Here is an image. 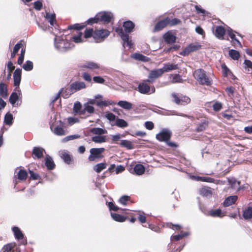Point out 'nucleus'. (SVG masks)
<instances>
[{
	"mask_svg": "<svg viewBox=\"0 0 252 252\" xmlns=\"http://www.w3.org/2000/svg\"><path fill=\"white\" fill-rule=\"evenodd\" d=\"M195 8L198 14H202L203 16H205L206 14H208V12L204 9H202L200 6L195 5Z\"/></svg>",
	"mask_w": 252,
	"mask_h": 252,
	"instance_id": "nucleus-59",
	"label": "nucleus"
},
{
	"mask_svg": "<svg viewBox=\"0 0 252 252\" xmlns=\"http://www.w3.org/2000/svg\"><path fill=\"white\" fill-rule=\"evenodd\" d=\"M226 32L231 39V41H234V40L236 39L235 35L234 33L233 30L231 28H229L227 29Z\"/></svg>",
	"mask_w": 252,
	"mask_h": 252,
	"instance_id": "nucleus-63",
	"label": "nucleus"
},
{
	"mask_svg": "<svg viewBox=\"0 0 252 252\" xmlns=\"http://www.w3.org/2000/svg\"><path fill=\"white\" fill-rule=\"evenodd\" d=\"M92 141L95 143H101L106 141V137L101 135L95 136L92 137Z\"/></svg>",
	"mask_w": 252,
	"mask_h": 252,
	"instance_id": "nucleus-40",
	"label": "nucleus"
},
{
	"mask_svg": "<svg viewBox=\"0 0 252 252\" xmlns=\"http://www.w3.org/2000/svg\"><path fill=\"white\" fill-rule=\"evenodd\" d=\"M106 163H100L95 165L94 167V170L97 173H100L102 170L106 168Z\"/></svg>",
	"mask_w": 252,
	"mask_h": 252,
	"instance_id": "nucleus-42",
	"label": "nucleus"
},
{
	"mask_svg": "<svg viewBox=\"0 0 252 252\" xmlns=\"http://www.w3.org/2000/svg\"><path fill=\"white\" fill-rule=\"evenodd\" d=\"M178 68V64L174 63H166L164 64L163 67L158 69V76L164 72H168L172 70H175Z\"/></svg>",
	"mask_w": 252,
	"mask_h": 252,
	"instance_id": "nucleus-9",
	"label": "nucleus"
},
{
	"mask_svg": "<svg viewBox=\"0 0 252 252\" xmlns=\"http://www.w3.org/2000/svg\"><path fill=\"white\" fill-rule=\"evenodd\" d=\"M28 173L25 170L20 169L17 174V178L20 181H26L28 177Z\"/></svg>",
	"mask_w": 252,
	"mask_h": 252,
	"instance_id": "nucleus-25",
	"label": "nucleus"
},
{
	"mask_svg": "<svg viewBox=\"0 0 252 252\" xmlns=\"http://www.w3.org/2000/svg\"><path fill=\"white\" fill-rule=\"evenodd\" d=\"M105 149L103 148H91L90 150V155L89 156L88 159L90 161H93L95 159L101 158L103 157V152Z\"/></svg>",
	"mask_w": 252,
	"mask_h": 252,
	"instance_id": "nucleus-5",
	"label": "nucleus"
},
{
	"mask_svg": "<svg viewBox=\"0 0 252 252\" xmlns=\"http://www.w3.org/2000/svg\"><path fill=\"white\" fill-rule=\"evenodd\" d=\"M85 27V25L83 23L81 24H75L72 25H70L68 26V30H80L84 29Z\"/></svg>",
	"mask_w": 252,
	"mask_h": 252,
	"instance_id": "nucleus-43",
	"label": "nucleus"
},
{
	"mask_svg": "<svg viewBox=\"0 0 252 252\" xmlns=\"http://www.w3.org/2000/svg\"><path fill=\"white\" fill-rule=\"evenodd\" d=\"M0 95L3 98H6L8 95L7 86L2 82L0 83Z\"/></svg>",
	"mask_w": 252,
	"mask_h": 252,
	"instance_id": "nucleus-27",
	"label": "nucleus"
},
{
	"mask_svg": "<svg viewBox=\"0 0 252 252\" xmlns=\"http://www.w3.org/2000/svg\"><path fill=\"white\" fill-rule=\"evenodd\" d=\"M12 231L16 239L20 240L24 238V235L19 227L14 226L12 228Z\"/></svg>",
	"mask_w": 252,
	"mask_h": 252,
	"instance_id": "nucleus-24",
	"label": "nucleus"
},
{
	"mask_svg": "<svg viewBox=\"0 0 252 252\" xmlns=\"http://www.w3.org/2000/svg\"><path fill=\"white\" fill-rule=\"evenodd\" d=\"M238 199V197L236 195H233L228 196L226 198L223 202V205L225 207H227L235 203Z\"/></svg>",
	"mask_w": 252,
	"mask_h": 252,
	"instance_id": "nucleus-20",
	"label": "nucleus"
},
{
	"mask_svg": "<svg viewBox=\"0 0 252 252\" xmlns=\"http://www.w3.org/2000/svg\"><path fill=\"white\" fill-rule=\"evenodd\" d=\"M73 93L72 90H70V88L69 89H66L64 90L63 89V91L62 93V96L63 98H68L70 95Z\"/></svg>",
	"mask_w": 252,
	"mask_h": 252,
	"instance_id": "nucleus-53",
	"label": "nucleus"
},
{
	"mask_svg": "<svg viewBox=\"0 0 252 252\" xmlns=\"http://www.w3.org/2000/svg\"><path fill=\"white\" fill-rule=\"evenodd\" d=\"M25 41L23 40H21L18 43H17L13 48V51L18 53L19 49L22 48V47L25 46Z\"/></svg>",
	"mask_w": 252,
	"mask_h": 252,
	"instance_id": "nucleus-54",
	"label": "nucleus"
},
{
	"mask_svg": "<svg viewBox=\"0 0 252 252\" xmlns=\"http://www.w3.org/2000/svg\"><path fill=\"white\" fill-rule=\"evenodd\" d=\"M91 132L94 134H98L99 135L103 134L105 132V130L101 128L94 127L91 129Z\"/></svg>",
	"mask_w": 252,
	"mask_h": 252,
	"instance_id": "nucleus-45",
	"label": "nucleus"
},
{
	"mask_svg": "<svg viewBox=\"0 0 252 252\" xmlns=\"http://www.w3.org/2000/svg\"><path fill=\"white\" fill-rule=\"evenodd\" d=\"M147 83L148 82L146 81L145 80L139 84L138 86V91L141 94H146L150 92V87Z\"/></svg>",
	"mask_w": 252,
	"mask_h": 252,
	"instance_id": "nucleus-11",
	"label": "nucleus"
},
{
	"mask_svg": "<svg viewBox=\"0 0 252 252\" xmlns=\"http://www.w3.org/2000/svg\"><path fill=\"white\" fill-rule=\"evenodd\" d=\"M145 170L144 166L140 164L135 165L133 169V171L137 175L143 174Z\"/></svg>",
	"mask_w": 252,
	"mask_h": 252,
	"instance_id": "nucleus-22",
	"label": "nucleus"
},
{
	"mask_svg": "<svg viewBox=\"0 0 252 252\" xmlns=\"http://www.w3.org/2000/svg\"><path fill=\"white\" fill-rule=\"evenodd\" d=\"M94 31L93 28H87L84 32V36L85 38H89L91 37L94 38Z\"/></svg>",
	"mask_w": 252,
	"mask_h": 252,
	"instance_id": "nucleus-44",
	"label": "nucleus"
},
{
	"mask_svg": "<svg viewBox=\"0 0 252 252\" xmlns=\"http://www.w3.org/2000/svg\"><path fill=\"white\" fill-rule=\"evenodd\" d=\"M14 118L13 115L9 112L6 113L4 118V123L5 125L11 126L13 123Z\"/></svg>",
	"mask_w": 252,
	"mask_h": 252,
	"instance_id": "nucleus-23",
	"label": "nucleus"
},
{
	"mask_svg": "<svg viewBox=\"0 0 252 252\" xmlns=\"http://www.w3.org/2000/svg\"><path fill=\"white\" fill-rule=\"evenodd\" d=\"M15 90L18 92L19 94H18L17 93L13 92L11 94L9 99L10 103L13 106L16 103V101L19 100L20 95H22L21 91L19 87H16Z\"/></svg>",
	"mask_w": 252,
	"mask_h": 252,
	"instance_id": "nucleus-12",
	"label": "nucleus"
},
{
	"mask_svg": "<svg viewBox=\"0 0 252 252\" xmlns=\"http://www.w3.org/2000/svg\"><path fill=\"white\" fill-rule=\"evenodd\" d=\"M189 235V233L188 232H181V234L175 235L174 236H172L171 239L172 240H174L175 241H178L180 239H182L183 237L187 236Z\"/></svg>",
	"mask_w": 252,
	"mask_h": 252,
	"instance_id": "nucleus-47",
	"label": "nucleus"
},
{
	"mask_svg": "<svg viewBox=\"0 0 252 252\" xmlns=\"http://www.w3.org/2000/svg\"><path fill=\"white\" fill-rule=\"evenodd\" d=\"M22 75V70L20 68H17L13 73L14 85L19 87L21 82Z\"/></svg>",
	"mask_w": 252,
	"mask_h": 252,
	"instance_id": "nucleus-14",
	"label": "nucleus"
},
{
	"mask_svg": "<svg viewBox=\"0 0 252 252\" xmlns=\"http://www.w3.org/2000/svg\"><path fill=\"white\" fill-rule=\"evenodd\" d=\"M111 216L114 220L121 222H124L127 219V217L117 213H111Z\"/></svg>",
	"mask_w": 252,
	"mask_h": 252,
	"instance_id": "nucleus-26",
	"label": "nucleus"
},
{
	"mask_svg": "<svg viewBox=\"0 0 252 252\" xmlns=\"http://www.w3.org/2000/svg\"><path fill=\"white\" fill-rule=\"evenodd\" d=\"M118 105L126 110H130L132 108V104L126 101L121 100L118 102Z\"/></svg>",
	"mask_w": 252,
	"mask_h": 252,
	"instance_id": "nucleus-28",
	"label": "nucleus"
},
{
	"mask_svg": "<svg viewBox=\"0 0 252 252\" xmlns=\"http://www.w3.org/2000/svg\"><path fill=\"white\" fill-rule=\"evenodd\" d=\"M86 87V84L83 82H75L70 85V90H72L73 93L84 89Z\"/></svg>",
	"mask_w": 252,
	"mask_h": 252,
	"instance_id": "nucleus-18",
	"label": "nucleus"
},
{
	"mask_svg": "<svg viewBox=\"0 0 252 252\" xmlns=\"http://www.w3.org/2000/svg\"><path fill=\"white\" fill-rule=\"evenodd\" d=\"M120 146L127 149H132L134 148L132 143L127 140H123L121 141Z\"/></svg>",
	"mask_w": 252,
	"mask_h": 252,
	"instance_id": "nucleus-31",
	"label": "nucleus"
},
{
	"mask_svg": "<svg viewBox=\"0 0 252 252\" xmlns=\"http://www.w3.org/2000/svg\"><path fill=\"white\" fill-rule=\"evenodd\" d=\"M45 164L48 170H53L55 167V164L50 157L46 158Z\"/></svg>",
	"mask_w": 252,
	"mask_h": 252,
	"instance_id": "nucleus-32",
	"label": "nucleus"
},
{
	"mask_svg": "<svg viewBox=\"0 0 252 252\" xmlns=\"http://www.w3.org/2000/svg\"><path fill=\"white\" fill-rule=\"evenodd\" d=\"M169 18L167 17L163 20L158 21V30H162L168 25H169Z\"/></svg>",
	"mask_w": 252,
	"mask_h": 252,
	"instance_id": "nucleus-35",
	"label": "nucleus"
},
{
	"mask_svg": "<svg viewBox=\"0 0 252 252\" xmlns=\"http://www.w3.org/2000/svg\"><path fill=\"white\" fill-rule=\"evenodd\" d=\"M99 22V20L98 15L97 14L94 18H91L83 23V24L85 25L86 27L87 25H93L94 24L98 23Z\"/></svg>",
	"mask_w": 252,
	"mask_h": 252,
	"instance_id": "nucleus-29",
	"label": "nucleus"
},
{
	"mask_svg": "<svg viewBox=\"0 0 252 252\" xmlns=\"http://www.w3.org/2000/svg\"><path fill=\"white\" fill-rule=\"evenodd\" d=\"M244 68L248 73H252V62L248 60H245L244 62Z\"/></svg>",
	"mask_w": 252,
	"mask_h": 252,
	"instance_id": "nucleus-41",
	"label": "nucleus"
},
{
	"mask_svg": "<svg viewBox=\"0 0 252 252\" xmlns=\"http://www.w3.org/2000/svg\"><path fill=\"white\" fill-rule=\"evenodd\" d=\"M129 201H130V196L127 195H123L120 197L119 202L124 205H126L127 204V202Z\"/></svg>",
	"mask_w": 252,
	"mask_h": 252,
	"instance_id": "nucleus-52",
	"label": "nucleus"
},
{
	"mask_svg": "<svg viewBox=\"0 0 252 252\" xmlns=\"http://www.w3.org/2000/svg\"><path fill=\"white\" fill-rule=\"evenodd\" d=\"M54 132L57 135L62 136L65 135V131L64 129L62 127H60L59 126H57L55 128Z\"/></svg>",
	"mask_w": 252,
	"mask_h": 252,
	"instance_id": "nucleus-50",
	"label": "nucleus"
},
{
	"mask_svg": "<svg viewBox=\"0 0 252 252\" xmlns=\"http://www.w3.org/2000/svg\"><path fill=\"white\" fill-rule=\"evenodd\" d=\"M107 206L109 207L110 210L117 211L119 209V208L116 206L112 202H108Z\"/></svg>",
	"mask_w": 252,
	"mask_h": 252,
	"instance_id": "nucleus-61",
	"label": "nucleus"
},
{
	"mask_svg": "<svg viewBox=\"0 0 252 252\" xmlns=\"http://www.w3.org/2000/svg\"><path fill=\"white\" fill-rule=\"evenodd\" d=\"M33 7L36 10H40L42 8V3L39 1H36L33 3Z\"/></svg>",
	"mask_w": 252,
	"mask_h": 252,
	"instance_id": "nucleus-62",
	"label": "nucleus"
},
{
	"mask_svg": "<svg viewBox=\"0 0 252 252\" xmlns=\"http://www.w3.org/2000/svg\"><path fill=\"white\" fill-rule=\"evenodd\" d=\"M84 108L87 112L90 114H92L94 111V108L93 106L89 105V103H86L84 104Z\"/></svg>",
	"mask_w": 252,
	"mask_h": 252,
	"instance_id": "nucleus-57",
	"label": "nucleus"
},
{
	"mask_svg": "<svg viewBox=\"0 0 252 252\" xmlns=\"http://www.w3.org/2000/svg\"><path fill=\"white\" fill-rule=\"evenodd\" d=\"M29 173L30 174V179L31 180H35L40 179V176L39 175L34 172L33 171L29 170Z\"/></svg>",
	"mask_w": 252,
	"mask_h": 252,
	"instance_id": "nucleus-56",
	"label": "nucleus"
},
{
	"mask_svg": "<svg viewBox=\"0 0 252 252\" xmlns=\"http://www.w3.org/2000/svg\"><path fill=\"white\" fill-rule=\"evenodd\" d=\"M82 34V32H79L78 35L73 36L72 37L73 41L75 43H80L82 42V40L81 39Z\"/></svg>",
	"mask_w": 252,
	"mask_h": 252,
	"instance_id": "nucleus-64",
	"label": "nucleus"
},
{
	"mask_svg": "<svg viewBox=\"0 0 252 252\" xmlns=\"http://www.w3.org/2000/svg\"><path fill=\"white\" fill-rule=\"evenodd\" d=\"M229 55L234 60H238L240 57L239 52L233 49L229 51Z\"/></svg>",
	"mask_w": 252,
	"mask_h": 252,
	"instance_id": "nucleus-39",
	"label": "nucleus"
},
{
	"mask_svg": "<svg viewBox=\"0 0 252 252\" xmlns=\"http://www.w3.org/2000/svg\"><path fill=\"white\" fill-rule=\"evenodd\" d=\"M60 156L64 162L67 164H71L73 161V157L64 150L60 152Z\"/></svg>",
	"mask_w": 252,
	"mask_h": 252,
	"instance_id": "nucleus-13",
	"label": "nucleus"
},
{
	"mask_svg": "<svg viewBox=\"0 0 252 252\" xmlns=\"http://www.w3.org/2000/svg\"><path fill=\"white\" fill-rule=\"evenodd\" d=\"M158 78V70L155 69L150 71L148 79L145 80L149 83H153Z\"/></svg>",
	"mask_w": 252,
	"mask_h": 252,
	"instance_id": "nucleus-21",
	"label": "nucleus"
},
{
	"mask_svg": "<svg viewBox=\"0 0 252 252\" xmlns=\"http://www.w3.org/2000/svg\"><path fill=\"white\" fill-rule=\"evenodd\" d=\"M81 108L82 105L79 102H77L74 103L73 106V111L75 113H78L79 112Z\"/></svg>",
	"mask_w": 252,
	"mask_h": 252,
	"instance_id": "nucleus-60",
	"label": "nucleus"
},
{
	"mask_svg": "<svg viewBox=\"0 0 252 252\" xmlns=\"http://www.w3.org/2000/svg\"><path fill=\"white\" fill-rule=\"evenodd\" d=\"M96 104L98 107H102V106H107L109 105H112V102L106 100H96Z\"/></svg>",
	"mask_w": 252,
	"mask_h": 252,
	"instance_id": "nucleus-51",
	"label": "nucleus"
},
{
	"mask_svg": "<svg viewBox=\"0 0 252 252\" xmlns=\"http://www.w3.org/2000/svg\"><path fill=\"white\" fill-rule=\"evenodd\" d=\"M163 37L165 42L169 44L174 43L176 39V36L170 31L166 32L163 35Z\"/></svg>",
	"mask_w": 252,
	"mask_h": 252,
	"instance_id": "nucleus-17",
	"label": "nucleus"
},
{
	"mask_svg": "<svg viewBox=\"0 0 252 252\" xmlns=\"http://www.w3.org/2000/svg\"><path fill=\"white\" fill-rule=\"evenodd\" d=\"M226 32V30L222 26H217L216 27L215 35L219 39H223V36Z\"/></svg>",
	"mask_w": 252,
	"mask_h": 252,
	"instance_id": "nucleus-19",
	"label": "nucleus"
},
{
	"mask_svg": "<svg viewBox=\"0 0 252 252\" xmlns=\"http://www.w3.org/2000/svg\"><path fill=\"white\" fill-rule=\"evenodd\" d=\"M229 182L232 189L239 190L240 188V182L237 181L235 179H231L229 180Z\"/></svg>",
	"mask_w": 252,
	"mask_h": 252,
	"instance_id": "nucleus-37",
	"label": "nucleus"
},
{
	"mask_svg": "<svg viewBox=\"0 0 252 252\" xmlns=\"http://www.w3.org/2000/svg\"><path fill=\"white\" fill-rule=\"evenodd\" d=\"M1 252H20V250L15 243H10L4 246Z\"/></svg>",
	"mask_w": 252,
	"mask_h": 252,
	"instance_id": "nucleus-10",
	"label": "nucleus"
},
{
	"mask_svg": "<svg viewBox=\"0 0 252 252\" xmlns=\"http://www.w3.org/2000/svg\"><path fill=\"white\" fill-rule=\"evenodd\" d=\"M46 18L47 20H48L49 22L50 23L51 26H54L55 22L56 21V15L55 14H49L47 13Z\"/></svg>",
	"mask_w": 252,
	"mask_h": 252,
	"instance_id": "nucleus-48",
	"label": "nucleus"
},
{
	"mask_svg": "<svg viewBox=\"0 0 252 252\" xmlns=\"http://www.w3.org/2000/svg\"><path fill=\"white\" fill-rule=\"evenodd\" d=\"M243 216L245 220L252 218V207H249L245 209L243 212Z\"/></svg>",
	"mask_w": 252,
	"mask_h": 252,
	"instance_id": "nucleus-33",
	"label": "nucleus"
},
{
	"mask_svg": "<svg viewBox=\"0 0 252 252\" xmlns=\"http://www.w3.org/2000/svg\"><path fill=\"white\" fill-rule=\"evenodd\" d=\"M195 79L201 85L210 86L211 84V81L207 76L206 72L202 69L195 70L193 73Z\"/></svg>",
	"mask_w": 252,
	"mask_h": 252,
	"instance_id": "nucleus-2",
	"label": "nucleus"
},
{
	"mask_svg": "<svg viewBox=\"0 0 252 252\" xmlns=\"http://www.w3.org/2000/svg\"><path fill=\"white\" fill-rule=\"evenodd\" d=\"M199 192L201 195L204 196H209L212 194L211 189L209 188H202L200 189Z\"/></svg>",
	"mask_w": 252,
	"mask_h": 252,
	"instance_id": "nucleus-36",
	"label": "nucleus"
},
{
	"mask_svg": "<svg viewBox=\"0 0 252 252\" xmlns=\"http://www.w3.org/2000/svg\"><path fill=\"white\" fill-rule=\"evenodd\" d=\"M110 34V32L106 29L95 30L94 31V39L95 42L103 41Z\"/></svg>",
	"mask_w": 252,
	"mask_h": 252,
	"instance_id": "nucleus-4",
	"label": "nucleus"
},
{
	"mask_svg": "<svg viewBox=\"0 0 252 252\" xmlns=\"http://www.w3.org/2000/svg\"><path fill=\"white\" fill-rule=\"evenodd\" d=\"M208 126V123L206 121L201 122L196 127V130L197 132H201L204 130Z\"/></svg>",
	"mask_w": 252,
	"mask_h": 252,
	"instance_id": "nucleus-38",
	"label": "nucleus"
},
{
	"mask_svg": "<svg viewBox=\"0 0 252 252\" xmlns=\"http://www.w3.org/2000/svg\"><path fill=\"white\" fill-rule=\"evenodd\" d=\"M132 57L138 61L142 62H148L149 58L139 53H135L132 55Z\"/></svg>",
	"mask_w": 252,
	"mask_h": 252,
	"instance_id": "nucleus-30",
	"label": "nucleus"
},
{
	"mask_svg": "<svg viewBox=\"0 0 252 252\" xmlns=\"http://www.w3.org/2000/svg\"><path fill=\"white\" fill-rule=\"evenodd\" d=\"M172 135L171 131L168 128H162L158 132V141L166 142L170 140Z\"/></svg>",
	"mask_w": 252,
	"mask_h": 252,
	"instance_id": "nucleus-8",
	"label": "nucleus"
},
{
	"mask_svg": "<svg viewBox=\"0 0 252 252\" xmlns=\"http://www.w3.org/2000/svg\"><path fill=\"white\" fill-rule=\"evenodd\" d=\"M171 98L172 101L178 105H186L191 101L190 98L189 96L175 92L171 94Z\"/></svg>",
	"mask_w": 252,
	"mask_h": 252,
	"instance_id": "nucleus-3",
	"label": "nucleus"
},
{
	"mask_svg": "<svg viewBox=\"0 0 252 252\" xmlns=\"http://www.w3.org/2000/svg\"><path fill=\"white\" fill-rule=\"evenodd\" d=\"M201 45L199 43H191L186 47L184 50L180 53V55L184 56L188 55L190 53L199 50Z\"/></svg>",
	"mask_w": 252,
	"mask_h": 252,
	"instance_id": "nucleus-6",
	"label": "nucleus"
},
{
	"mask_svg": "<svg viewBox=\"0 0 252 252\" xmlns=\"http://www.w3.org/2000/svg\"><path fill=\"white\" fill-rule=\"evenodd\" d=\"M115 125L119 127L124 128L128 126V123L124 119L117 118L115 121Z\"/></svg>",
	"mask_w": 252,
	"mask_h": 252,
	"instance_id": "nucleus-34",
	"label": "nucleus"
},
{
	"mask_svg": "<svg viewBox=\"0 0 252 252\" xmlns=\"http://www.w3.org/2000/svg\"><path fill=\"white\" fill-rule=\"evenodd\" d=\"M44 149L41 147H35L32 151V156L34 159H40L43 156Z\"/></svg>",
	"mask_w": 252,
	"mask_h": 252,
	"instance_id": "nucleus-15",
	"label": "nucleus"
},
{
	"mask_svg": "<svg viewBox=\"0 0 252 252\" xmlns=\"http://www.w3.org/2000/svg\"><path fill=\"white\" fill-rule=\"evenodd\" d=\"M171 81L173 83L182 82L183 79L181 75L175 74L170 77Z\"/></svg>",
	"mask_w": 252,
	"mask_h": 252,
	"instance_id": "nucleus-46",
	"label": "nucleus"
},
{
	"mask_svg": "<svg viewBox=\"0 0 252 252\" xmlns=\"http://www.w3.org/2000/svg\"><path fill=\"white\" fill-rule=\"evenodd\" d=\"M208 215L213 217H221V211L220 209L214 211L212 210L208 213Z\"/></svg>",
	"mask_w": 252,
	"mask_h": 252,
	"instance_id": "nucleus-55",
	"label": "nucleus"
},
{
	"mask_svg": "<svg viewBox=\"0 0 252 252\" xmlns=\"http://www.w3.org/2000/svg\"><path fill=\"white\" fill-rule=\"evenodd\" d=\"M93 81L94 83L98 84H104L105 81L103 78L99 76L94 77Z\"/></svg>",
	"mask_w": 252,
	"mask_h": 252,
	"instance_id": "nucleus-58",
	"label": "nucleus"
},
{
	"mask_svg": "<svg viewBox=\"0 0 252 252\" xmlns=\"http://www.w3.org/2000/svg\"><path fill=\"white\" fill-rule=\"evenodd\" d=\"M99 22L104 23H109L113 18V15L111 12L102 11L97 13Z\"/></svg>",
	"mask_w": 252,
	"mask_h": 252,
	"instance_id": "nucleus-7",
	"label": "nucleus"
},
{
	"mask_svg": "<svg viewBox=\"0 0 252 252\" xmlns=\"http://www.w3.org/2000/svg\"><path fill=\"white\" fill-rule=\"evenodd\" d=\"M123 27L124 28L126 33L124 32L122 27L121 26L117 27L115 29V31L123 40L124 42V44L125 45L126 44L127 46L130 48L132 45V42L129 39V35L128 33H130L133 31V30L135 27V24L132 21L128 20L123 23Z\"/></svg>",
	"mask_w": 252,
	"mask_h": 252,
	"instance_id": "nucleus-1",
	"label": "nucleus"
},
{
	"mask_svg": "<svg viewBox=\"0 0 252 252\" xmlns=\"http://www.w3.org/2000/svg\"><path fill=\"white\" fill-rule=\"evenodd\" d=\"M80 67L83 69L88 68L94 71L99 69L100 65L93 62H87L81 65Z\"/></svg>",
	"mask_w": 252,
	"mask_h": 252,
	"instance_id": "nucleus-16",
	"label": "nucleus"
},
{
	"mask_svg": "<svg viewBox=\"0 0 252 252\" xmlns=\"http://www.w3.org/2000/svg\"><path fill=\"white\" fill-rule=\"evenodd\" d=\"M23 68L26 71H31L33 69V63L30 61H27L23 65Z\"/></svg>",
	"mask_w": 252,
	"mask_h": 252,
	"instance_id": "nucleus-49",
	"label": "nucleus"
}]
</instances>
